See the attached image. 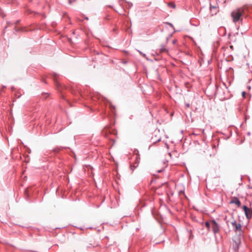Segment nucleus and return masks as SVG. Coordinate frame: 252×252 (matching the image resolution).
<instances>
[{
    "mask_svg": "<svg viewBox=\"0 0 252 252\" xmlns=\"http://www.w3.org/2000/svg\"><path fill=\"white\" fill-rule=\"evenodd\" d=\"M248 6L246 5H244L242 8L236 9L231 12V16L233 18L234 22H237L240 20L241 17L244 13L245 11L247 10Z\"/></svg>",
    "mask_w": 252,
    "mask_h": 252,
    "instance_id": "nucleus-1",
    "label": "nucleus"
},
{
    "mask_svg": "<svg viewBox=\"0 0 252 252\" xmlns=\"http://www.w3.org/2000/svg\"><path fill=\"white\" fill-rule=\"evenodd\" d=\"M213 230L215 233H218L219 231V226L215 220H213L211 221Z\"/></svg>",
    "mask_w": 252,
    "mask_h": 252,
    "instance_id": "nucleus-2",
    "label": "nucleus"
},
{
    "mask_svg": "<svg viewBox=\"0 0 252 252\" xmlns=\"http://www.w3.org/2000/svg\"><path fill=\"white\" fill-rule=\"evenodd\" d=\"M243 209L245 211V214L247 218H251L252 215V211L251 209H249L246 206H243Z\"/></svg>",
    "mask_w": 252,
    "mask_h": 252,
    "instance_id": "nucleus-3",
    "label": "nucleus"
},
{
    "mask_svg": "<svg viewBox=\"0 0 252 252\" xmlns=\"http://www.w3.org/2000/svg\"><path fill=\"white\" fill-rule=\"evenodd\" d=\"M139 162H140V157H139V156L138 155L136 154L135 155V163H134V164L132 166H130L131 169L133 170V168L137 167L138 166V163H139Z\"/></svg>",
    "mask_w": 252,
    "mask_h": 252,
    "instance_id": "nucleus-4",
    "label": "nucleus"
},
{
    "mask_svg": "<svg viewBox=\"0 0 252 252\" xmlns=\"http://www.w3.org/2000/svg\"><path fill=\"white\" fill-rule=\"evenodd\" d=\"M230 204H235L238 207H240L241 205V202L237 197H234L232 198V200L230 202Z\"/></svg>",
    "mask_w": 252,
    "mask_h": 252,
    "instance_id": "nucleus-5",
    "label": "nucleus"
},
{
    "mask_svg": "<svg viewBox=\"0 0 252 252\" xmlns=\"http://www.w3.org/2000/svg\"><path fill=\"white\" fill-rule=\"evenodd\" d=\"M231 224L235 227V230L236 231L237 230H241V225L240 224L236 223V221L232 222Z\"/></svg>",
    "mask_w": 252,
    "mask_h": 252,
    "instance_id": "nucleus-6",
    "label": "nucleus"
},
{
    "mask_svg": "<svg viewBox=\"0 0 252 252\" xmlns=\"http://www.w3.org/2000/svg\"><path fill=\"white\" fill-rule=\"evenodd\" d=\"M168 52L167 49L165 47V46L163 45H161L160 48V53H166Z\"/></svg>",
    "mask_w": 252,
    "mask_h": 252,
    "instance_id": "nucleus-7",
    "label": "nucleus"
},
{
    "mask_svg": "<svg viewBox=\"0 0 252 252\" xmlns=\"http://www.w3.org/2000/svg\"><path fill=\"white\" fill-rule=\"evenodd\" d=\"M210 10L212 11L213 9H215V10H217V7L216 6H212V5H210ZM216 12H217V10H216L215 13H216Z\"/></svg>",
    "mask_w": 252,
    "mask_h": 252,
    "instance_id": "nucleus-8",
    "label": "nucleus"
},
{
    "mask_svg": "<svg viewBox=\"0 0 252 252\" xmlns=\"http://www.w3.org/2000/svg\"><path fill=\"white\" fill-rule=\"evenodd\" d=\"M205 226L207 228H210V223L209 222H205Z\"/></svg>",
    "mask_w": 252,
    "mask_h": 252,
    "instance_id": "nucleus-9",
    "label": "nucleus"
},
{
    "mask_svg": "<svg viewBox=\"0 0 252 252\" xmlns=\"http://www.w3.org/2000/svg\"><path fill=\"white\" fill-rule=\"evenodd\" d=\"M169 5L171 6L172 8L175 7V4L174 3H170L169 4Z\"/></svg>",
    "mask_w": 252,
    "mask_h": 252,
    "instance_id": "nucleus-10",
    "label": "nucleus"
},
{
    "mask_svg": "<svg viewBox=\"0 0 252 252\" xmlns=\"http://www.w3.org/2000/svg\"><path fill=\"white\" fill-rule=\"evenodd\" d=\"M176 42H177V40H176V39H174V40H173L172 41V43H173V44H176Z\"/></svg>",
    "mask_w": 252,
    "mask_h": 252,
    "instance_id": "nucleus-11",
    "label": "nucleus"
},
{
    "mask_svg": "<svg viewBox=\"0 0 252 252\" xmlns=\"http://www.w3.org/2000/svg\"><path fill=\"white\" fill-rule=\"evenodd\" d=\"M230 49H231L232 50H233V46L232 45L230 46Z\"/></svg>",
    "mask_w": 252,
    "mask_h": 252,
    "instance_id": "nucleus-12",
    "label": "nucleus"
},
{
    "mask_svg": "<svg viewBox=\"0 0 252 252\" xmlns=\"http://www.w3.org/2000/svg\"><path fill=\"white\" fill-rule=\"evenodd\" d=\"M56 86H58L59 84L58 83H56Z\"/></svg>",
    "mask_w": 252,
    "mask_h": 252,
    "instance_id": "nucleus-13",
    "label": "nucleus"
},
{
    "mask_svg": "<svg viewBox=\"0 0 252 252\" xmlns=\"http://www.w3.org/2000/svg\"><path fill=\"white\" fill-rule=\"evenodd\" d=\"M244 94H245V93H244V92H243V95H244Z\"/></svg>",
    "mask_w": 252,
    "mask_h": 252,
    "instance_id": "nucleus-14",
    "label": "nucleus"
},
{
    "mask_svg": "<svg viewBox=\"0 0 252 252\" xmlns=\"http://www.w3.org/2000/svg\"><path fill=\"white\" fill-rule=\"evenodd\" d=\"M169 25L172 26L171 24H168Z\"/></svg>",
    "mask_w": 252,
    "mask_h": 252,
    "instance_id": "nucleus-15",
    "label": "nucleus"
}]
</instances>
